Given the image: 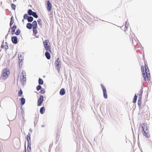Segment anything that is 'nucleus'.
<instances>
[{"label":"nucleus","instance_id":"nucleus-1","mask_svg":"<svg viewBox=\"0 0 152 152\" xmlns=\"http://www.w3.org/2000/svg\"><path fill=\"white\" fill-rule=\"evenodd\" d=\"M147 63H145V68L144 71V67L143 66L141 67V70L142 72L143 77L145 81H148L151 78L150 76V72L149 69L147 66Z\"/></svg>","mask_w":152,"mask_h":152},{"label":"nucleus","instance_id":"nucleus-2","mask_svg":"<svg viewBox=\"0 0 152 152\" xmlns=\"http://www.w3.org/2000/svg\"><path fill=\"white\" fill-rule=\"evenodd\" d=\"M142 128L143 134L146 137H150V135L147 125L146 124L143 123L142 125Z\"/></svg>","mask_w":152,"mask_h":152},{"label":"nucleus","instance_id":"nucleus-3","mask_svg":"<svg viewBox=\"0 0 152 152\" xmlns=\"http://www.w3.org/2000/svg\"><path fill=\"white\" fill-rule=\"evenodd\" d=\"M10 74V71L8 69L5 68L4 69L2 72V79L4 80H6L9 77Z\"/></svg>","mask_w":152,"mask_h":152},{"label":"nucleus","instance_id":"nucleus-4","mask_svg":"<svg viewBox=\"0 0 152 152\" xmlns=\"http://www.w3.org/2000/svg\"><path fill=\"white\" fill-rule=\"evenodd\" d=\"M46 51L51 52V47L50 46V43L48 40H45L43 42Z\"/></svg>","mask_w":152,"mask_h":152},{"label":"nucleus","instance_id":"nucleus-5","mask_svg":"<svg viewBox=\"0 0 152 152\" xmlns=\"http://www.w3.org/2000/svg\"><path fill=\"white\" fill-rule=\"evenodd\" d=\"M55 66L58 72L60 71V68L61 67V61L60 58H58L55 61Z\"/></svg>","mask_w":152,"mask_h":152},{"label":"nucleus","instance_id":"nucleus-6","mask_svg":"<svg viewBox=\"0 0 152 152\" xmlns=\"http://www.w3.org/2000/svg\"><path fill=\"white\" fill-rule=\"evenodd\" d=\"M37 23L36 21H34L32 23L33 31L34 33L36 34L37 33Z\"/></svg>","mask_w":152,"mask_h":152},{"label":"nucleus","instance_id":"nucleus-7","mask_svg":"<svg viewBox=\"0 0 152 152\" xmlns=\"http://www.w3.org/2000/svg\"><path fill=\"white\" fill-rule=\"evenodd\" d=\"M102 88L103 90L104 97L105 99L107 98V94L105 88L102 84H101Z\"/></svg>","mask_w":152,"mask_h":152},{"label":"nucleus","instance_id":"nucleus-8","mask_svg":"<svg viewBox=\"0 0 152 152\" xmlns=\"http://www.w3.org/2000/svg\"><path fill=\"white\" fill-rule=\"evenodd\" d=\"M43 101V97L41 95L39 98L38 99L37 102V105L39 106H40L42 103Z\"/></svg>","mask_w":152,"mask_h":152},{"label":"nucleus","instance_id":"nucleus-9","mask_svg":"<svg viewBox=\"0 0 152 152\" xmlns=\"http://www.w3.org/2000/svg\"><path fill=\"white\" fill-rule=\"evenodd\" d=\"M52 4L50 3V1H47V10L49 11H50L52 9Z\"/></svg>","mask_w":152,"mask_h":152},{"label":"nucleus","instance_id":"nucleus-10","mask_svg":"<svg viewBox=\"0 0 152 152\" xmlns=\"http://www.w3.org/2000/svg\"><path fill=\"white\" fill-rule=\"evenodd\" d=\"M138 41L137 38H133L132 39V42L133 44L134 45H137Z\"/></svg>","mask_w":152,"mask_h":152},{"label":"nucleus","instance_id":"nucleus-11","mask_svg":"<svg viewBox=\"0 0 152 152\" xmlns=\"http://www.w3.org/2000/svg\"><path fill=\"white\" fill-rule=\"evenodd\" d=\"M17 28L16 26L14 24L12 27V35L15 34V29Z\"/></svg>","mask_w":152,"mask_h":152},{"label":"nucleus","instance_id":"nucleus-12","mask_svg":"<svg viewBox=\"0 0 152 152\" xmlns=\"http://www.w3.org/2000/svg\"><path fill=\"white\" fill-rule=\"evenodd\" d=\"M50 53L49 51H46L45 53V56L48 59H49L50 58Z\"/></svg>","mask_w":152,"mask_h":152},{"label":"nucleus","instance_id":"nucleus-13","mask_svg":"<svg viewBox=\"0 0 152 152\" xmlns=\"http://www.w3.org/2000/svg\"><path fill=\"white\" fill-rule=\"evenodd\" d=\"M12 42L14 44H17V39L16 37H12Z\"/></svg>","mask_w":152,"mask_h":152},{"label":"nucleus","instance_id":"nucleus-14","mask_svg":"<svg viewBox=\"0 0 152 152\" xmlns=\"http://www.w3.org/2000/svg\"><path fill=\"white\" fill-rule=\"evenodd\" d=\"M20 80L22 83H24L26 80V76H20Z\"/></svg>","mask_w":152,"mask_h":152},{"label":"nucleus","instance_id":"nucleus-15","mask_svg":"<svg viewBox=\"0 0 152 152\" xmlns=\"http://www.w3.org/2000/svg\"><path fill=\"white\" fill-rule=\"evenodd\" d=\"M30 136L31 134L29 133L27 135V139L28 143H30L31 142Z\"/></svg>","mask_w":152,"mask_h":152},{"label":"nucleus","instance_id":"nucleus-16","mask_svg":"<svg viewBox=\"0 0 152 152\" xmlns=\"http://www.w3.org/2000/svg\"><path fill=\"white\" fill-rule=\"evenodd\" d=\"M25 99L24 98H21L20 99V101L21 105H23L24 104L25 102Z\"/></svg>","mask_w":152,"mask_h":152},{"label":"nucleus","instance_id":"nucleus-17","mask_svg":"<svg viewBox=\"0 0 152 152\" xmlns=\"http://www.w3.org/2000/svg\"><path fill=\"white\" fill-rule=\"evenodd\" d=\"M32 24H31L30 23H28L26 25V27L28 29H30L32 28Z\"/></svg>","mask_w":152,"mask_h":152},{"label":"nucleus","instance_id":"nucleus-18","mask_svg":"<svg viewBox=\"0 0 152 152\" xmlns=\"http://www.w3.org/2000/svg\"><path fill=\"white\" fill-rule=\"evenodd\" d=\"M45 109L44 108V107H41L40 109V113L42 114H43L45 112Z\"/></svg>","mask_w":152,"mask_h":152},{"label":"nucleus","instance_id":"nucleus-19","mask_svg":"<svg viewBox=\"0 0 152 152\" xmlns=\"http://www.w3.org/2000/svg\"><path fill=\"white\" fill-rule=\"evenodd\" d=\"M65 94V91L64 89L62 88L61 89L60 91V94L61 95H64Z\"/></svg>","mask_w":152,"mask_h":152},{"label":"nucleus","instance_id":"nucleus-20","mask_svg":"<svg viewBox=\"0 0 152 152\" xmlns=\"http://www.w3.org/2000/svg\"><path fill=\"white\" fill-rule=\"evenodd\" d=\"M14 19L12 17L11 18L10 21V26L11 27L14 23Z\"/></svg>","mask_w":152,"mask_h":152},{"label":"nucleus","instance_id":"nucleus-21","mask_svg":"<svg viewBox=\"0 0 152 152\" xmlns=\"http://www.w3.org/2000/svg\"><path fill=\"white\" fill-rule=\"evenodd\" d=\"M38 82L39 84L42 85L43 84V81L42 79L39 78L38 80Z\"/></svg>","mask_w":152,"mask_h":152},{"label":"nucleus","instance_id":"nucleus-22","mask_svg":"<svg viewBox=\"0 0 152 152\" xmlns=\"http://www.w3.org/2000/svg\"><path fill=\"white\" fill-rule=\"evenodd\" d=\"M33 20V18L32 17L30 16L28 17V21L29 22H32Z\"/></svg>","mask_w":152,"mask_h":152},{"label":"nucleus","instance_id":"nucleus-23","mask_svg":"<svg viewBox=\"0 0 152 152\" xmlns=\"http://www.w3.org/2000/svg\"><path fill=\"white\" fill-rule=\"evenodd\" d=\"M31 144L28 143V145L27 147V151L28 152H30L31 151Z\"/></svg>","mask_w":152,"mask_h":152},{"label":"nucleus","instance_id":"nucleus-24","mask_svg":"<svg viewBox=\"0 0 152 152\" xmlns=\"http://www.w3.org/2000/svg\"><path fill=\"white\" fill-rule=\"evenodd\" d=\"M137 95L135 94V96H134L133 100V102L134 103H135L136 102L137 99Z\"/></svg>","mask_w":152,"mask_h":152},{"label":"nucleus","instance_id":"nucleus-25","mask_svg":"<svg viewBox=\"0 0 152 152\" xmlns=\"http://www.w3.org/2000/svg\"><path fill=\"white\" fill-rule=\"evenodd\" d=\"M19 63H21L22 61L23 60V57L22 56L20 55L19 56Z\"/></svg>","mask_w":152,"mask_h":152},{"label":"nucleus","instance_id":"nucleus-26","mask_svg":"<svg viewBox=\"0 0 152 152\" xmlns=\"http://www.w3.org/2000/svg\"><path fill=\"white\" fill-rule=\"evenodd\" d=\"M33 12H33L31 10L29 9L28 10V13L29 15H31L32 14Z\"/></svg>","mask_w":152,"mask_h":152},{"label":"nucleus","instance_id":"nucleus-27","mask_svg":"<svg viewBox=\"0 0 152 152\" xmlns=\"http://www.w3.org/2000/svg\"><path fill=\"white\" fill-rule=\"evenodd\" d=\"M141 104V97H139L138 101V105L139 106Z\"/></svg>","mask_w":152,"mask_h":152},{"label":"nucleus","instance_id":"nucleus-28","mask_svg":"<svg viewBox=\"0 0 152 152\" xmlns=\"http://www.w3.org/2000/svg\"><path fill=\"white\" fill-rule=\"evenodd\" d=\"M142 90H141L139 92V94H138V95L139 96V97L142 98Z\"/></svg>","mask_w":152,"mask_h":152},{"label":"nucleus","instance_id":"nucleus-29","mask_svg":"<svg viewBox=\"0 0 152 152\" xmlns=\"http://www.w3.org/2000/svg\"><path fill=\"white\" fill-rule=\"evenodd\" d=\"M23 94V91H22V90L21 89L20 90V91H19L18 92V95L19 96H21L22 94Z\"/></svg>","mask_w":152,"mask_h":152},{"label":"nucleus","instance_id":"nucleus-30","mask_svg":"<svg viewBox=\"0 0 152 152\" xmlns=\"http://www.w3.org/2000/svg\"><path fill=\"white\" fill-rule=\"evenodd\" d=\"M35 18H38V16L37 15L36 13L35 12H33L32 15Z\"/></svg>","mask_w":152,"mask_h":152},{"label":"nucleus","instance_id":"nucleus-31","mask_svg":"<svg viewBox=\"0 0 152 152\" xmlns=\"http://www.w3.org/2000/svg\"><path fill=\"white\" fill-rule=\"evenodd\" d=\"M11 7L14 10H15V9L16 5L13 4H11Z\"/></svg>","mask_w":152,"mask_h":152},{"label":"nucleus","instance_id":"nucleus-32","mask_svg":"<svg viewBox=\"0 0 152 152\" xmlns=\"http://www.w3.org/2000/svg\"><path fill=\"white\" fill-rule=\"evenodd\" d=\"M42 20L40 19H39L37 20V22L38 24L40 26H42V23H41Z\"/></svg>","mask_w":152,"mask_h":152},{"label":"nucleus","instance_id":"nucleus-33","mask_svg":"<svg viewBox=\"0 0 152 152\" xmlns=\"http://www.w3.org/2000/svg\"><path fill=\"white\" fill-rule=\"evenodd\" d=\"M20 32V31L19 29H17L16 30V32L15 33V34L16 35H18Z\"/></svg>","mask_w":152,"mask_h":152},{"label":"nucleus","instance_id":"nucleus-34","mask_svg":"<svg viewBox=\"0 0 152 152\" xmlns=\"http://www.w3.org/2000/svg\"><path fill=\"white\" fill-rule=\"evenodd\" d=\"M42 88V87L40 85H38V86L37 88L36 89L37 91H39V90H40Z\"/></svg>","mask_w":152,"mask_h":152},{"label":"nucleus","instance_id":"nucleus-35","mask_svg":"<svg viewBox=\"0 0 152 152\" xmlns=\"http://www.w3.org/2000/svg\"><path fill=\"white\" fill-rule=\"evenodd\" d=\"M1 48H5L6 49H8V45H6L4 46V45H2L1 46Z\"/></svg>","mask_w":152,"mask_h":152},{"label":"nucleus","instance_id":"nucleus-36","mask_svg":"<svg viewBox=\"0 0 152 152\" xmlns=\"http://www.w3.org/2000/svg\"><path fill=\"white\" fill-rule=\"evenodd\" d=\"M28 16L27 14H25L23 16V18L24 19H28Z\"/></svg>","mask_w":152,"mask_h":152},{"label":"nucleus","instance_id":"nucleus-37","mask_svg":"<svg viewBox=\"0 0 152 152\" xmlns=\"http://www.w3.org/2000/svg\"><path fill=\"white\" fill-rule=\"evenodd\" d=\"M22 75V76H26V72L25 71H22V73L21 74V75Z\"/></svg>","mask_w":152,"mask_h":152},{"label":"nucleus","instance_id":"nucleus-38","mask_svg":"<svg viewBox=\"0 0 152 152\" xmlns=\"http://www.w3.org/2000/svg\"><path fill=\"white\" fill-rule=\"evenodd\" d=\"M125 27L127 28L129 27V23L127 22L126 23L125 25Z\"/></svg>","mask_w":152,"mask_h":152},{"label":"nucleus","instance_id":"nucleus-39","mask_svg":"<svg viewBox=\"0 0 152 152\" xmlns=\"http://www.w3.org/2000/svg\"><path fill=\"white\" fill-rule=\"evenodd\" d=\"M45 92V90L44 89H41L40 92V93L42 94H44Z\"/></svg>","mask_w":152,"mask_h":152},{"label":"nucleus","instance_id":"nucleus-40","mask_svg":"<svg viewBox=\"0 0 152 152\" xmlns=\"http://www.w3.org/2000/svg\"><path fill=\"white\" fill-rule=\"evenodd\" d=\"M16 0H14L13 1H16Z\"/></svg>","mask_w":152,"mask_h":152}]
</instances>
